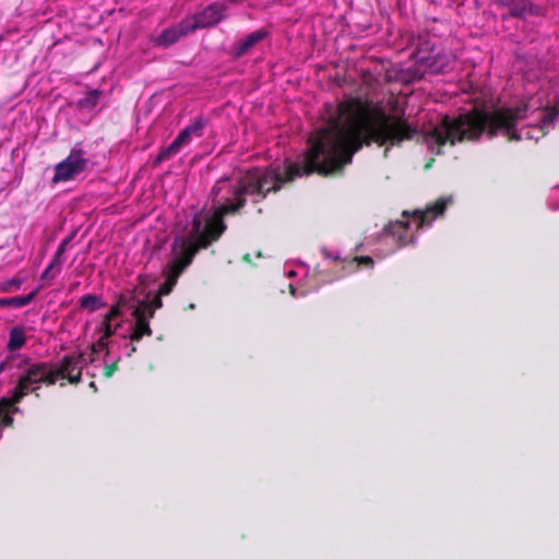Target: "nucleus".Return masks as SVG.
<instances>
[{
    "label": "nucleus",
    "mask_w": 559,
    "mask_h": 559,
    "mask_svg": "<svg viewBox=\"0 0 559 559\" xmlns=\"http://www.w3.org/2000/svg\"><path fill=\"white\" fill-rule=\"evenodd\" d=\"M408 215H409L408 212H406V211L403 212V216H408Z\"/></svg>",
    "instance_id": "473e14b6"
},
{
    "label": "nucleus",
    "mask_w": 559,
    "mask_h": 559,
    "mask_svg": "<svg viewBox=\"0 0 559 559\" xmlns=\"http://www.w3.org/2000/svg\"><path fill=\"white\" fill-rule=\"evenodd\" d=\"M102 94L103 92L97 88L88 91L86 95L79 100V106L85 109L94 108L98 104Z\"/></svg>",
    "instance_id": "f3484780"
},
{
    "label": "nucleus",
    "mask_w": 559,
    "mask_h": 559,
    "mask_svg": "<svg viewBox=\"0 0 559 559\" xmlns=\"http://www.w3.org/2000/svg\"><path fill=\"white\" fill-rule=\"evenodd\" d=\"M357 269L360 265H364L366 267H372L373 266V260L369 255H361V257H355L349 261V266H354Z\"/></svg>",
    "instance_id": "5701e85b"
},
{
    "label": "nucleus",
    "mask_w": 559,
    "mask_h": 559,
    "mask_svg": "<svg viewBox=\"0 0 559 559\" xmlns=\"http://www.w3.org/2000/svg\"><path fill=\"white\" fill-rule=\"evenodd\" d=\"M62 263V260H57L55 258H52L51 262L48 264V265H51V267H56V266H60Z\"/></svg>",
    "instance_id": "c85d7f7f"
},
{
    "label": "nucleus",
    "mask_w": 559,
    "mask_h": 559,
    "mask_svg": "<svg viewBox=\"0 0 559 559\" xmlns=\"http://www.w3.org/2000/svg\"><path fill=\"white\" fill-rule=\"evenodd\" d=\"M266 36L267 32L262 28L250 33L242 40L235 44L234 56L236 58L245 56L254 45L263 40Z\"/></svg>",
    "instance_id": "9d476101"
},
{
    "label": "nucleus",
    "mask_w": 559,
    "mask_h": 559,
    "mask_svg": "<svg viewBox=\"0 0 559 559\" xmlns=\"http://www.w3.org/2000/svg\"><path fill=\"white\" fill-rule=\"evenodd\" d=\"M22 285V280L12 278L0 283V293H10L16 290Z\"/></svg>",
    "instance_id": "412c9836"
},
{
    "label": "nucleus",
    "mask_w": 559,
    "mask_h": 559,
    "mask_svg": "<svg viewBox=\"0 0 559 559\" xmlns=\"http://www.w3.org/2000/svg\"><path fill=\"white\" fill-rule=\"evenodd\" d=\"M83 366V353L80 352L78 354L63 356L58 367H51L55 382L58 378H61L67 379L71 384H79L81 382Z\"/></svg>",
    "instance_id": "423d86ee"
},
{
    "label": "nucleus",
    "mask_w": 559,
    "mask_h": 559,
    "mask_svg": "<svg viewBox=\"0 0 559 559\" xmlns=\"http://www.w3.org/2000/svg\"><path fill=\"white\" fill-rule=\"evenodd\" d=\"M28 365V358L23 357L22 355L9 354L1 362H0V373L3 371L16 369H24Z\"/></svg>",
    "instance_id": "4468645a"
},
{
    "label": "nucleus",
    "mask_w": 559,
    "mask_h": 559,
    "mask_svg": "<svg viewBox=\"0 0 559 559\" xmlns=\"http://www.w3.org/2000/svg\"><path fill=\"white\" fill-rule=\"evenodd\" d=\"M118 326L119 325L112 326L111 322L105 321L103 319V321L97 330L103 333L102 336H104V338H110L111 336H114L116 334Z\"/></svg>",
    "instance_id": "4be33fe9"
},
{
    "label": "nucleus",
    "mask_w": 559,
    "mask_h": 559,
    "mask_svg": "<svg viewBox=\"0 0 559 559\" xmlns=\"http://www.w3.org/2000/svg\"><path fill=\"white\" fill-rule=\"evenodd\" d=\"M79 306L81 309H84L88 311L90 313H93L97 311L98 309L105 308L106 302L103 300L102 296L94 295V294H85L81 296L79 299Z\"/></svg>",
    "instance_id": "ddd939ff"
},
{
    "label": "nucleus",
    "mask_w": 559,
    "mask_h": 559,
    "mask_svg": "<svg viewBox=\"0 0 559 559\" xmlns=\"http://www.w3.org/2000/svg\"><path fill=\"white\" fill-rule=\"evenodd\" d=\"M191 26L189 21L182 19L179 23L165 28L157 37L153 39V43L157 47L167 48L177 43L181 37L191 34Z\"/></svg>",
    "instance_id": "0eeeda50"
},
{
    "label": "nucleus",
    "mask_w": 559,
    "mask_h": 559,
    "mask_svg": "<svg viewBox=\"0 0 559 559\" xmlns=\"http://www.w3.org/2000/svg\"><path fill=\"white\" fill-rule=\"evenodd\" d=\"M326 127L318 131V136L305 154L301 164H289L284 173L280 168L253 167L240 176L235 183L228 178L215 182L211 190L213 204L217 205L205 222L202 213L191 221L187 237L177 238L173 243V259L167 264L166 280L159 286L160 295L170 294L181 273L192 263L201 249L217 241L226 230L224 217L238 215L250 199L257 206L270 193L278 192L283 185L297 177L317 173L321 176L341 174L345 165L353 160L355 153L364 146H384L386 157V112L360 98L341 102L336 108L325 106Z\"/></svg>",
    "instance_id": "f257e3e1"
},
{
    "label": "nucleus",
    "mask_w": 559,
    "mask_h": 559,
    "mask_svg": "<svg viewBox=\"0 0 559 559\" xmlns=\"http://www.w3.org/2000/svg\"><path fill=\"white\" fill-rule=\"evenodd\" d=\"M26 343L25 330L23 326H13L9 333L7 349L11 353L22 348Z\"/></svg>",
    "instance_id": "f8f14e48"
},
{
    "label": "nucleus",
    "mask_w": 559,
    "mask_h": 559,
    "mask_svg": "<svg viewBox=\"0 0 559 559\" xmlns=\"http://www.w3.org/2000/svg\"><path fill=\"white\" fill-rule=\"evenodd\" d=\"M115 305H119V309L121 310L122 307L127 305V299L123 296H119L117 302Z\"/></svg>",
    "instance_id": "cd10ccee"
},
{
    "label": "nucleus",
    "mask_w": 559,
    "mask_h": 559,
    "mask_svg": "<svg viewBox=\"0 0 559 559\" xmlns=\"http://www.w3.org/2000/svg\"><path fill=\"white\" fill-rule=\"evenodd\" d=\"M257 212H258V214H262L263 210L261 207H257Z\"/></svg>",
    "instance_id": "2f4dec72"
},
{
    "label": "nucleus",
    "mask_w": 559,
    "mask_h": 559,
    "mask_svg": "<svg viewBox=\"0 0 559 559\" xmlns=\"http://www.w3.org/2000/svg\"><path fill=\"white\" fill-rule=\"evenodd\" d=\"M108 340L109 338H104V336H100L99 340L91 346L92 353L90 357V362H93L95 360V355L99 349H104L106 356L109 355Z\"/></svg>",
    "instance_id": "aec40b11"
},
{
    "label": "nucleus",
    "mask_w": 559,
    "mask_h": 559,
    "mask_svg": "<svg viewBox=\"0 0 559 559\" xmlns=\"http://www.w3.org/2000/svg\"><path fill=\"white\" fill-rule=\"evenodd\" d=\"M408 229V223L404 221H395L386 225L385 231L397 238L401 246L407 243L406 233Z\"/></svg>",
    "instance_id": "dca6fc26"
},
{
    "label": "nucleus",
    "mask_w": 559,
    "mask_h": 559,
    "mask_svg": "<svg viewBox=\"0 0 559 559\" xmlns=\"http://www.w3.org/2000/svg\"><path fill=\"white\" fill-rule=\"evenodd\" d=\"M132 316L135 319V324L129 336L130 340L132 342H140L144 336H151L153 331L150 326V319L153 317H148V314L145 313V305H136Z\"/></svg>",
    "instance_id": "1a4fd4ad"
},
{
    "label": "nucleus",
    "mask_w": 559,
    "mask_h": 559,
    "mask_svg": "<svg viewBox=\"0 0 559 559\" xmlns=\"http://www.w3.org/2000/svg\"><path fill=\"white\" fill-rule=\"evenodd\" d=\"M527 104L513 107H499L492 110L473 108L456 117L443 115L440 121L424 133V141L436 155L443 154V146H453L464 141H476L483 133L489 139L502 133L508 141L522 139L538 141L547 134L538 123L522 131L516 129L520 121L527 118Z\"/></svg>",
    "instance_id": "f03ea898"
},
{
    "label": "nucleus",
    "mask_w": 559,
    "mask_h": 559,
    "mask_svg": "<svg viewBox=\"0 0 559 559\" xmlns=\"http://www.w3.org/2000/svg\"><path fill=\"white\" fill-rule=\"evenodd\" d=\"M206 121L202 117L195 118L192 123L183 128L175 140L166 147L160 148L159 153L153 160V166L156 167L163 162L171 158L180 152V150L190 143L193 136L200 138L203 134V129Z\"/></svg>",
    "instance_id": "7ed1b4c3"
},
{
    "label": "nucleus",
    "mask_w": 559,
    "mask_h": 559,
    "mask_svg": "<svg viewBox=\"0 0 559 559\" xmlns=\"http://www.w3.org/2000/svg\"><path fill=\"white\" fill-rule=\"evenodd\" d=\"M163 296L164 295H160L159 292H157V295L152 300H142L138 305H145V313H147L148 317H154L155 310L163 307Z\"/></svg>",
    "instance_id": "a211bd4d"
},
{
    "label": "nucleus",
    "mask_w": 559,
    "mask_h": 559,
    "mask_svg": "<svg viewBox=\"0 0 559 559\" xmlns=\"http://www.w3.org/2000/svg\"><path fill=\"white\" fill-rule=\"evenodd\" d=\"M118 364H119V359H117L116 361L109 364V365H106L105 368H104V377L109 379L112 377V374L115 373V371L118 369Z\"/></svg>",
    "instance_id": "393cba45"
},
{
    "label": "nucleus",
    "mask_w": 559,
    "mask_h": 559,
    "mask_svg": "<svg viewBox=\"0 0 559 559\" xmlns=\"http://www.w3.org/2000/svg\"><path fill=\"white\" fill-rule=\"evenodd\" d=\"M72 237H73V236L67 237L66 239H63V240L59 243V246H58V248H57V252H59V254H63V253H64V251L67 250L68 245H69V243H70V241L72 240Z\"/></svg>",
    "instance_id": "a878e982"
},
{
    "label": "nucleus",
    "mask_w": 559,
    "mask_h": 559,
    "mask_svg": "<svg viewBox=\"0 0 559 559\" xmlns=\"http://www.w3.org/2000/svg\"><path fill=\"white\" fill-rule=\"evenodd\" d=\"M62 254H59V252L56 251L53 258L57 260H61Z\"/></svg>",
    "instance_id": "c756f323"
},
{
    "label": "nucleus",
    "mask_w": 559,
    "mask_h": 559,
    "mask_svg": "<svg viewBox=\"0 0 559 559\" xmlns=\"http://www.w3.org/2000/svg\"><path fill=\"white\" fill-rule=\"evenodd\" d=\"M135 350H136L135 345L131 344V345H130V354H131V353H134Z\"/></svg>",
    "instance_id": "7c9ffc66"
},
{
    "label": "nucleus",
    "mask_w": 559,
    "mask_h": 559,
    "mask_svg": "<svg viewBox=\"0 0 559 559\" xmlns=\"http://www.w3.org/2000/svg\"><path fill=\"white\" fill-rule=\"evenodd\" d=\"M121 314H122V312L119 309V305H112L110 307L109 311L104 316V320L111 322L112 320L117 319Z\"/></svg>",
    "instance_id": "b1692460"
},
{
    "label": "nucleus",
    "mask_w": 559,
    "mask_h": 559,
    "mask_svg": "<svg viewBox=\"0 0 559 559\" xmlns=\"http://www.w3.org/2000/svg\"><path fill=\"white\" fill-rule=\"evenodd\" d=\"M451 202V198H440L436 202L428 204L424 211H414L412 216L417 222V227L429 226L433 219L444 213L448 204Z\"/></svg>",
    "instance_id": "6e6552de"
},
{
    "label": "nucleus",
    "mask_w": 559,
    "mask_h": 559,
    "mask_svg": "<svg viewBox=\"0 0 559 559\" xmlns=\"http://www.w3.org/2000/svg\"><path fill=\"white\" fill-rule=\"evenodd\" d=\"M88 160L85 158V152L80 147H73L68 157L55 166L52 182H66L74 179L78 175L85 171Z\"/></svg>",
    "instance_id": "20e7f679"
},
{
    "label": "nucleus",
    "mask_w": 559,
    "mask_h": 559,
    "mask_svg": "<svg viewBox=\"0 0 559 559\" xmlns=\"http://www.w3.org/2000/svg\"><path fill=\"white\" fill-rule=\"evenodd\" d=\"M559 116V107H549L546 109L543 118L539 121V126L544 127V130L548 131V127L551 126Z\"/></svg>",
    "instance_id": "6ab92c4d"
},
{
    "label": "nucleus",
    "mask_w": 559,
    "mask_h": 559,
    "mask_svg": "<svg viewBox=\"0 0 559 559\" xmlns=\"http://www.w3.org/2000/svg\"><path fill=\"white\" fill-rule=\"evenodd\" d=\"M227 5L224 2H213L202 11L186 16L189 21L192 33L197 29L209 28L217 25L225 19Z\"/></svg>",
    "instance_id": "39448f33"
},
{
    "label": "nucleus",
    "mask_w": 559,
    "mask_h": 559,
    "mask_svg": "<svg viewBox=\"0 0 559 559\" xmlns=\"http://www.w3.org/2000/svg\"><path fill=\"white\" fill-rule=\"evenodd\" d=\"M420 61H426L427 67L431 72L440 73L445 72L448 68L455 61L452 53H437L430 58H420Z\"/></svg>",
    "instance_id": "9b49d317"
},
{
    "label": "nucleus",
    "mask_w": 559,
    "mask_h": 559,
    "mask_svg": "<svg viewBox=\"0 0 559 559\" xmlns=\"http://www.w3.org/2000/svg\"><path fill=\"white\" fill-rule=\"evenodd\" d=\"M52 270H53V267H51V265H47V267L45 269V271L41 274V280H47V278L53 277V274H51Z\"/></svg>",
    "instance_id": "bb28decb"
},
{
    "label": "nucleus",
    "mask_w": 559,
    "mask_h": 559,
    "mask_svg": "<svg viewBox=\"0 0 559 559\" xmlns=\"http://www.w3.org/2000/svg\"><path fill=\"white\" fill-rule=\"evenodd\" d=\"M36 294H37V290H33L25 296L0 298V308H3V307L23 308L34 300Z\"/></svg>",
    "instance_id": "2eb2a0df"
}]
</instances>
